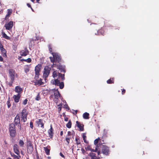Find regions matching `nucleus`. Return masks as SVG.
Instances as JSON below:
<instances>
[{
	"instance_id": "1",
	"label": "nucleus",
	"mask_w": 159,
	"mask_h": 159,
	"mask_svg": "<svg viewBox=\"0 0 159 159\" xmlns=\"http://www.w3.org/2000/svg\"><path fill=\"white\" fill-rule=\"evenodd\" d=\"M53 57H50L49 58L51 61L53 63L58 64L61 61V57L60 54L57 53H52Z\"/></svg>"
},
{
	"instance_id": "2",
	"label": "nucleus",
	"mask_w": 159,
	"mask_h": 159,
	"mask_svg": "<svg viewBox=\"0 0 159 159\" xmlns=\"http://www.w3.org/2000/svg\"><path fill=\"white\" fill-rule=\"evenodd\" d=\"M35 76L34 79L36 80H37L38 79L39 76V75L40 72V64H38L37 66H36L35 68ZM34 84L35 85H40V80H36V81L34 82Z\"/></svg>"
},
{
	"instance_id": "3",
	"label": "nucleus",
	"mask_w": 159,
	"mask_h": 159,
	"mask_svg": "<svg viewBox=\"0 0 159 159\" xmlns=\"http://www.w3.org/2000/svg\"><path fill=\"white\" fill-rule=\"evenodd\" d=\"M51 68L48 66H46L44 69L43 72V78H44V80L45 82H46V78H47L49 75L50 72Z\"/></svg>"
},
{
	"instance_id": "4",
	"label": "nucleus",
	"mask_w": 159,
	"mask_h": 159,
	"mask_svg": "<svg viewBox=\"0 0 159 159\" xmlns=\"http://www.w3.org/2000/svg\"><path fill=\"white\" fill-rule=\"evenodd\" d=\"M9 132L10 136L12 137H14L16 135V131L15 125L13 124H11L9 126Z\"/></svg>"
},
{
	"instance_id": "5",
	"label": "nucleus",
	"mask_w": 159,
	"mask_h": 159,
	"mask_svg": "<svg viewBox=\"0 0 159 159\" xmlns=\"http://www.w3.org/2000/svg\"><path fill=\"white\" fill-rule=\"evenodd\" d=\"M100 147L102 148V152L103 154L106 155H108L109 152V149L108 147L104 145H102Z\"/></svg>"
},
{
	"instance_id": "6",
	"label": "nucleus",
	"mask_w": 159,
	"mask_h": 159,
	"mask_svg": "<svg viewBox=\"0 0 159 159\" xmlns=\"http://www.w3.org/2000/svg\"><path fill=\"white\" fill-rule=\"evenodd\" d=\"M52 65L54 67H57L58 69L60 70L61 72H63L64 73L66 72L65 66L61 65L60 63L58 64L53 63Z\"/></svg>"
},
{
	"instance_id": "7",
	"label": "nucleus",
	"mask_w": 159,
	"mask_h": 159,
	"mask_svg": "<svg viewBox=\"0 0 159 159\" xmlns=\"http://www.w3.org/2000/svg\"><path fill=\"white\" fill-rule=\"evenodd\" d=\"M54 93L55 98L54 101L56 103H57L59 97H60L61 96V94L58 89H54Z\"/></svg>"
},
{
	"instance_id": "8",
	"label": "nucleus",
	"mask_w": 159,
	"mask_h": 159,
	"mask_svg": "<svg viewBox=\"0 0 159 159\" xmlns=\"http://www.w3.org/2000/svg\"><path fill=\"white\" fill-rule=\"evenodd\" d=\"M15 70L13 69H10L9 70V77L11 80L14 81L15 76Z\"/></svg>"
},
{
	"instance_id": "9",
	"label": "nucleus",
	"mask_w": 159,
	"mask_h": 159,
	"mask_svg": "<svg viewBox=\"0 0 159 159\" xmlns=\"http://www.w3.org/2000/svg\"><path fill=\"white\" fill-rule=\"evenodd\" d=\"M27 113L26 112V110L24 109L21 112V120L23 122H25L27 120Z\"/></svg>"
},
{
	"instance_id": "10",
	"label": "nucleus",
	"mask_w": 159,
	"mask_h": 159,
	"mask_svg": "<svg viewBox=\"0 0 159 159\" xmlns=\"http://www.w3.org/2000/svg\"><path fill=\"white\" fill-rule=\"evenodd\" d=\"M13 26V22L12 21H10L8 23L6 24L4 26L7 30H11Z\"/></svg>"
},
{
	"instance_id": "11",
	"label": "nucleus",
	"mask_w": 159,
	"mask_h": 159,
	"mask_svg": "<svg viewBox=\"0 0 159 159\" xmlns=\"http://www.w3.org/2000/svg\"><path fill=\"white\" fill-rule=\"evenodd\" d=\"M94 152H91L89 153L88 156L90 157L91 159H99L100 157H97L96 154Z\"/></svg>"
},
{
	"instance_id": "12",
	"label": "nucleus",
	"mask_w": 159,
	"mask_h": 159,
	"mask_svg": "<svg viewBox=\"0 0 159 159\" xmlns=\"http://www.w3.org/2000/svg\"><path fill=\"white\" fill-rule=\"evenodd\" d=\"M29 51L26 48L24 50L21 51L20 53L21 56H25L29 54Z\"/></svg>"
},
{
	"instance_id": "13",
	"label": "nucleus",
	"mask_w": 159,
	"mask_h": 159,
	"mask_svg": "<svg viewBox=\"0 0 159 159\" xmlns=\"http://www.w3.org/2000/svg\"><path fill=\"white\" fill-rule=\"evenodd\" d=\"M13 98L14 99L15 102L16 103H17L19 102L20 98V94H18L17 95H14Z\"/></svg>"
},
{
	"instance_id": "14",
	"label": "nucleus",
	"mask_w": 159,
	"mask_h": 159,
	"mask_svg": "<svg viewBox=\"0 0 159 159\" xmlns=\"http://www.w3.org/2000/svg\"><path fill=\"white\" fill-rule=\"evenodd\" d=\"M76 126L79 128L80 131H83L84 130V125L81 124L78 121H76Z\"/></svg>"
},
{
	"instance_id": "15",
	"label": "nucleus",
	"mask_w": 159,
	"mask_h": 159,
	"mask_svg": "<svg viewBox=\"0 0 159 159\" xmlns=\"http://www.w3.org/2000/svg\"><path fill=\"white\" fill-rule=\"evenodd\" d=\"M13 149L17 155L20 154V151L18 149V147L17 144H15L14 145Z\"/></svg>"
},
{
	"instance_id": "16",
	"label": "nucleus",
	"mask_w": 159,
	"mask_h": 159,
	"mask_svg": "<svg viewBox=\"0 0 159 159\" xmlns=\"http://www.w3.org/2000/svg\"><path fill=\"white\" fill-rule=\"evenodd\" d=\"M48 132L49 134V136L51 138H52L53 135V132L52 125H51L50 128V129L48 130Z\"/></svg>"
},
{
	"instance_id": "17",
	"label": "nucleus",
	"mask_w": 159,
	"mask_h": 159,
	"mask_svg": "<svg viewBox=\"0 0 159 159\" xmlns=\"http://www.w3.org/2000/svg\"><path fill=\"white\" fill-rule=\"evenodd\" d=\"M23 91V89L20 86H17L15 87V91L16 92L18 93V94H20Z\"/></svg>"
},
{
	"instance_id": "18",
	"label": "nucleus",
	"mask_w": 159,
	"mask_h": 159,
	"mask_svg": "<svg viewBox=\"0 0 159 159\" xmlns=\"http://www.w3.org/2000/svg\"><path fill=\"white\" fill-rule=\"evenodd\" d=\"M15 124L16 125H17L18 124L20 123V117L18 115H17L15 117L14 120Z\"/></svg>"
},
{
	"instance_id": "19",
	"label": "nucleus",
	"mask_w": 159,
	"mask_h": 159,
	"mask_svg": "<svg viewBox=\"0 0 159 159\" xmlns=\"http://www.w3.org/2000/svg\"><path fill=\"white\" fill-rule=\"evenodd\" d=\"M85 149L86 151L89 150L91 152H96L97 150V148H95V149H93L90 147L89 145H88L87 147L85 148Z\"/></svg>"
},
{
	"instance_id": "20",
	"label": "nucleus",
	"mask_w": 159,
	"mask_h": 159,
	"mask_svg": "<svg viewBox=\"0 0 159 159\" xmlns=\"http://www.w3.org/2000/svg\"><path fill=\"white\" fill-rule=\"evenodd\" d=\"M0 50L2 55L4 57H6L7 56V51L5 49L3 48L1 49H0Z\"/></svg>"
},
{
	"instance_id": "21",
	"label": "nucleus",
	"mask_w": 159,
	"mask_h": 159,
	"mask_svg": "<svg viewBox=\"0 0 159 159\" xmlns=\"http://www.w3.org/2000/svg\"><path fill=\"white\" fill-rule=\"evenodd\" d=\"M27 151L28 153L30 154L33 151V146H29L27 147Z\"/></svg>"
},
{
	"instance_id": "22",
	"label": "nucleus",
	"mask_w": 159,
	"mask_h": 159,
	"mask_svg": "<svg viewBox=\"0 0 159 159\" xmlns=\"http://www.w3.org/2000/svg\"><path fill=\"white\" fill-rule=\"evenodd\" d=\"M86 133H84L82 135V137H83L84 142L85 143H86L88 144V143L89 142L88 141H87L86 140L87 137H86Z\"/></svg>"
},
{
	"instance_id": "23",
	"label": "nucleus",
	"mask_w": 159,
	"mask_h": 159,
	"mask_svg": "<svg viewBox=\"0 0 159 159\" xmlns=\"http://www.w3.org/2000/svg\"><path fill=\"white\" fill-rule=\"evenodd\" d=\"M89 114L87 112H85L83 114V117L84 119H88L89 118Z\"/></svg>"
},
{
	"instance_id": "24",
	"label": "nucleus",
	"mask_w": 159,
	"mask_h": 159,
	"mask_svg": "<svg viewBox=\"0 0 159 159\" xmlns=\"http://www.w3.org/2000/svg\"><path fill=\"white\" fill-rule=\"evenodd\" d=\"M2 36L4 38L6 39H8V40H10V39H11L4 32H2Z\"/></svg>"
},
{
	"instance_id": "25",
	"label": "nucleus",
	"mask_w": 159,
	"mask_h": 159,
	"mask_svg": "<svg viewBox=\"0 0 159 159\" xmlns=\"http://www.w3.org/2000/svg\"><path fill=\"white\" fill-rule=\"evenodd\" d=\"M108 84H111L114 83V78H111L109 79L107 81Z\"/></svg>"
},
{
	"instance_id": "26",
	"label": "nucleus",
	"mask_w": 159,
	"mask_h": 159,
	"mask_svg": "<svg viewBox=\"0 0 159 159\" xmlns=\"http://www.w3.org/2000/svg\"><path fill=\"white\" fill-rule=\"evenodd\" d=\"M99 147L100 146L99 145V144L97 145H96V147L95 148H97V150L96 152H97V153L98 155H99L101 153V151L100 150H98Z\"/></svg>"
},
{
	"instance_id": "27",
	"label": "nucleus",
	"mask_w": 159,
	"mask_h": 159,
	"mask_svg": "<svg viewBox=\"0 0 159 159\" xmlns=\"http://www.w3.org/2000/svg\"><path fill=\"white\" fill-rule=\"evenodd\" d=\"M100 138H98L95 139L94 142V144L96 145V146L97 145H98V143H99L100 142Z\"/></svg>"
},
{
	"instance_id": "28",
	"label": "nucleus",
	"mask_w": 159,
	"mask_h": 159,
	"mask_svg": "<svg viewBox=\"0 0 159 159\" xmlns=\"http://www.w3.org/2000/svg\"><path fill=\"white\" fill-rule=\"evenodd\" d=\"M44 149L47 155L50 154V150L46 147H44Z\"/></svg>"
},
{
	"instance_id": "29",
	"label": "nucleus",
	"mask_w": 159,
	"mask_h": 159,
	"mask_svg": "<svg viewBox=\"0 0 159 159\" xmlns=\"http://www.w3.org/2000/svg\"><path fill=\"white\" fill-rule=\"evenodd\" d=\"M20 61H25L26 62H30L31 61V59L30 58H29L27 59H21L20 60Z\"/></svg>"
},
{
	"instance_id": "30",
	"label": "nucleus",
	"mask_w": 159,
	"mask_h": 159,
	"mask_svg": "<svg viewBox=\"0 0 159 159\" xmlns=\"http://www.w3.org/2000/svg\"><path fill=\"white\" fill-rule=\"evenodd\" d=\"M105 143L104 142V140L103 139H102V138L100 139V142L98 143L99 146H100L102 144Z\"/></svg>"
},
{
	"instance_id": "31",
	"label": "nucleus",
	"mask_w": 159,
	"mask_h": 159,
	"mask_svg": "<svg viewBox=\"0 0 159 159\" xmlns=\"http://www.w3.org/2000/svg\"><path fill=\"white\" fill-rule=\"evenodd\" d=\"M58 75L61 78L62 80H65V75L64 74H62L61 73H58Z\"/></svg>"
},
{
	"instance_id": "32",
	"label": "nucleus",
	"mask_w": 159,
	"mask_h": 159,
	"mask_svg": "<svg viewBox=\"0 0 159 159\" xmlns=\"http://www.w3.org/2000/svg\"><path fill=\"white\" fill-rule=\"evenodd\" d=\"M71 122L70 120H69L66 125V126L68 128H70L71 126Z\"/></svg>"
},
{
	"instance_id": "33",
	"label": "nucleus",
	"mask_w": 159,
	"mask_h": 159,
	"mask_svg": "<svg viewBox=\"0 0 159 159\" xmlns=\"http://www.w3.org/2000/svg\"><path fill=\"white\" fill-rule=\"evenodd\" d=\"M75 140L76 142V144H77V145H80L81 146V144L80 143V139L79 138H76Z\"/></svg>"
},
{
	"instance_id": "34",
	"label": "nucleus",
	"mask_w": 159,
	"mask_h": 159,
	"mask_svg": "<svg viewBox=\"0 0 159 159\" xmlns=\"http://www.w3.org/2000/svg\"><path fill=\"white\" fill-rule=\"evenodd\" d=\"M54 84L55 85L58 86L60 82L57 79L54 80Z\"/></svg>"
},
{
	"instance_id": "35",
	"label": "nucleus",
	"mask_w": 159,
	"mask_h": 159,
	"mask_svg": "<svg viewBox=\"0 0 159 159\" xmlns=\"http://www.w3.org/2000/svg\"><path fill=\"white\" fill-rule=\"evenodd\" d=\"M8 12L7 13L6 16V17L7 16H9L11 14L12 12V10L11 9H8L7 10Z\"/></svg>"
},
{
	"instance_id": "36",
	"label": "nucleus",
	"mask_w": 159,
	"mask_h": 159,
	"mask_svg": "<svg viewBox=\"0 0 159 159\" xmlns=\"http://www.w3.org/2000/svg\"><path fill=\"white\" fill-rule=\"evenodd\" d=\"M19 144L20 146L23 147L24 146V143L22 140H20L19 141Z\"/></svg>"
},
{
	"instance_id": "37",
	"label": "nucleus",
	"mask_w": 159,
	"mask_h": 159,
	"mask_svg": "<svg viewBox=\"0 0 159 159\" xmlns=\"http://www.w3.org/2000/svg\"><path fill=\"white\" fill-rule=\"evenodd\" d=\"M58 86H59V88L60 89H62L64 87V84L63 82H61L60 83Z\"/></svg>"
},
{
	"instance_id": "38",
	"label": "nucleus",
	"mask_w": 159,
	"mask_h": 159,
	"mask_svg": "<svg viewBox=\"0 0 159 159\" xmlns=\"http://www.w3.org/2000/svg\"><path fill=\"white\" fill-rule=\"evenodd\" d=\"M32 145L31 142L30 141H28L27 143V147L29 146H32Z\"/></svg>"
},
{
	"instance_id": "39",
	"label": "nucleus",
	"mask_w": 159,
	"mask_h": 159,
	"mask_svg": "<svg viewBox=\"0 0 159 159\" xmlns=\"http://www.w3.org/2000/svg\"><path fill=\"white\" fill-rule=\"evenodd\" d=\"M48 49L50 53L52 54V53L53 52H52V45L51 44H49L48 45Z\"/></svg>"
},
{
	"instance_id": "40",
	"label": "nucleus",
	"mask_w": 159,
	"mask_h": 159,
	"mask_svg": "<svg viewBox=\"0 0 159 159\" xmlns=\"http://www.w3.org/2000/svg\"><path fill=\"white\" fill-rule=\"evenodd\" d=\"M52 76L53 78H55L57 76V74L56 71H54L53 72Z\"/></svg>"
},
{
	"instance_id": "41",
	"label": "nucleus",
	"mask_w": 159,
	"mask_h": 159,
	"mask_svg": "<svg viewBox=\"0 0 159 159\" xmlns=\"http://www.w3.org/2000/svg\"><path fill=\"white\" fill-rule=\"evenodd\" d=\"M98 31H100V33H99V35H104V30H103L102 29H101L99 30Z\"/></svg>"
},
{
	"instance_id": "42",
	"label": "nucleus",
	"mask_w": 159,
	"mask_h": 159,
	"mask_svg": "<svg viewBox=\"0 0 159 159\" xmlns=\"http://www.w3.org/2000/svg\"><path fill=\"white\" fill-rule=\"evenodd\" d=\"M70 137H66V140L67 143V145H68L70 143Z\"/></svg>"
},
{
	"instance_id": "43",
	"label": "nucleus",
	"mask_w": 159,
	"mask_h": 159,
	"mask_svg": "<svg viewBox=\"0 0 159 159\" xmlns=\"http://www.w3.org/2000/svg\"><path fill=\"white\" fill-rule=\"evenodd\" d=\"M40 125H41V127L43 128L44 127V123L42 121V120L40 119Z\"/></svg>"
},
{
	"instance_id": "44",
	"label": "nucleus",
	"mask_w": 159,
	"mask_h": 159,
	"mask_svg": "<svg viewBox=\"0 0 159 159\" xmlns=\"http://www.w3.org/2000/svg\"><path fill=\"white\" fill-rule=\"evenodd\" d=\"M39 93H38V95H37L36 97L35 98V100L37 101H39L40 99Z\"/></svg>"
},
{
	"instance_id": "45",
	"label": "nucleus",
	"mask_w": 159,
	"mask_h": 159,
	"mask_svg": "<svg viewBox=\"0 0 159 159\" xmlns=\"http://www.w3.org/2000/svg\"><path fill=\"white\" fill-rule=\"evenodd\" d=\"M7 105L8 107V108H10V107L11 106V103H10L9 100H8V101H7Z\"/></svg>"
},
{
	"instance_id": "46",
	"label": "nucleus",
	"mask_w": 159,
	"mask_h": 159,
	"mask_svg": "<svg viewBox=\"0 0 159 159\" xmlns=\"http://www.w3.org/2000/svg\"><path fill=\"white\" fill-rule=\"evenodd\" d=\"M27 99H25L23 102V104L24 105H26L27 103Z\"/></svg>"
},
{
	"instance_id": "47",
	"label": "nucleus",
	"mask_w": 159,
	"mask_h": 159,
	"mask_svg": "<svg viewBox=\"0 0 159 159\" xmlns=\"http://www.w3.org/2000/svg\"><path fill=\"white\" fill-rule=\"evenodd\" d=\"M58 106H60L59 107H58V111H59V112H60L61 110V107L62 106V105L61 104L60 105H58Z\"/></svg>"
},
{
	"instance_id": "48",
	"label": "nucleus",
	"mask_w": 159,
	"mask_h": 159,
	"mask_svg": "<svg viewBox=\"0 0 159 159\" xmlns=\"http://www.w3.org/2000/svg\"><path fill=\"white\" fill-rule=\"evenodd\" d=\"M13 157L14 158V159H19L18 156L15 155L14 154H13Z\"/></svg>"
},
{
	"instance_id": "49",
	"label": "nucleus",
	"mask_w": 159,
	"mask_h": 159,
	"mask_svg": "<svg viewBox=\"0 0 159 159\" xmlns=\"http://www.w3.org/2000/svg\"><path fill=\"white\" fill-rule=\"evenodd\" d=\"M14 81H12V80H11V81L10 82H9L8 84L10 86H11L12 85V84Z\"/></svg>"
},
{
	"instance_id": "50",
	"label": "nucleus",
	"mask_w": 159,
	"mask_h": 159,
	"mask_svg": "<svg viewBox=\"0 0 159 159\" xmlns=\"http://www.w3.org/2000/svg\"><path fill=\"white\" fill-rule=\"evenodd\" d=\"M30 126L31 128L33 129V124L32 122H31L30 123Z\"/></svg>"
},
{
	"instance_id": "51",
	"label": "nucleus",
	"mask_w": 159,
	"mask_h": 159,
	"mask_svg": "<svg viewBox=\"0 0 159 159\" xmlns=\"http://www.w3.org/2000/svg\"><path fill=\"white\" fill-rule=\"evenodd\" d=\"M71 134V133L70 131H69L67 133V136L69 137H70V135Z\"/></svg>"
},
{
	"instance_id": "52",
	"label": "nucleus",
	"mask_w": 159,
	"mask_h": 159,
	"mask_svg": "<svg viewBox=\"0 0 159 159\" xmlns=\"http://www.w3.org/2000/svg\"><path fill=\"white\" fill-rule=\"evenodd\" d=\"M125 93V90L123 89H122V95H123Z\"/></svg>"
},
{
	"instance_id": "53",
	"label": "nucleus",
	"mask_w": 159,
	"mask_h": 159,
	"mask_svg": "<svg viewBox=\"0 0 159 159\" xmlns=\"http://www.w3.org/2000/svg\"><path fill=\"white\" fill-rule=\"evenodd\" d=\"M60 155L62 157L65 158V156L63 154H62V153L61 152H60Z\"/></svg>"
},
{
	"instance_id": "54",
	"label": "nucleus",
	"mask_w": 159,
	"mask_h": 159,
	"mask_svg": "<svg viewBox=\"0 0 159 159\" xmlns=\"http://www.w3.org/2000/svg\"><path fill=\"white\" fill-rule=\"evenodd\" d=\"M81 151H82V152L84 154L85 152V151L84 150V149L83 148H81Z\"/></svg>"
},
{
	"instance_id": "55",
	"label": "nucleus",
	"mask_w": 159,
	"mask_h": 159,
	"mask_svg": "<svg viewBox=\"0 0 159 159\" xmlns=\"http://www.w3.org/2000/svg\"><path fill=\"white\" fill-rule=\"evenodd\" d=\"M42 80L41 79H40V85H43L44 84V82H42Z\"/></svg>"
},
{
	"instance_id": "56",
	"label": "nucleus",
	"mask_w": 159,
	"mask_h": 159,
	"mask_svg": "<svg viewBox=\"0 0 159 159\" xmlns=\"http://www.w3.org/2000/svg\"><path fill=\"white\" fill-rule=\"evenodd\" d=\"M3 48V47L1 43H0V49H1V48Z\"/></svg>"
},
{
	"instance_id": "57",
	"label": "nucleus",
	"mask_w": 159,
	"mask_h": 159,
	"mask_svg": "<svg viewBox=\"0 0 159 159\" xmlns=\"http://www.w3.org/2000/svg\"><path fill=\"white\" fill-rule=\"evenodd\" d=\"M3 61V58L2 56H0V61Z\"/></svg>"
},
{
	"instance_id": "58",
	"label": "nucleus",
	"mask_w": 159,
	"mask_h": 159,
	"mask_svg": "<svg viewBox=\"0 0 159 159\" xmlns=\"http://www.w3.org/2000/svg\"><path fill=\"white\" fill-rule=\"evenodd\" d=\"M100 33V31H98L96 33H95L96 35H99V33Z\"/></svg>"
},
{
	"instance_id": "59",
	"label": "nucleus",
	"mask_w": 159,
	"mask_h": 159,
	"mask_svg": "<svg viewBox=\"0 0 159 159\" xmlns=\"http://www.w3.org/2000/svg\"><path fill=\"white\" fill-rule=\"evenodd\" d=\"M27 5L28 7H30L31 8V6L30 4L29 3H27Z\"/></svg>"
},
{
	"instance_id": "60",
	"label": "nucleus",
	"mask_w": 159,
	"mask_h": 159,
	"mask_svg": "<svg viewBox=\"0 0 159 159\" xmlns=\"http://www.w3.org/2000/svg\"><path fill=\"white\" fill-rule=\"evenodd\" d=\"M64 120L66 121H68V118L67 117L65 118Z\"/></svg>"
},
{
	"instance_id": "61",
	"label": "nucleus",
	"mask_w": 159,
	"mask_h": 159,
	"mask_svg": "<svg viewBox=\"0 0 159 159\" xmlns=\"http://www.w3.org/2000/svg\"><path fill=\"white\" fill-rule=\"evenodd\" d=\"M60 135L61 136H62L63 135V131H61V132H60Z\"/></svg>"
},
{
	"instance_id": "62",
	"label": "nucleus",
	"mask_w": 159,
	"mask_h": 159,
	"mask_svg": "<svg viewBox=\"0 0 159 159\" xmlns=\"http://www.w3.org/2000/svg\"><path fill=\"white\" fill-rule=\"evenodd\" d=\"M4 142L5 143V144L7 145V143L6 141V140H5L4 141Z\"/></svg>"
},
{
	"instance_id": "63",
	"label": "nucleus",
	"mask_w": 159,
	"mask_h": 159,
	"mask_svg": "<svg viewBox=\"0 0 159 159\" xmlns=\"http://www.w3.org/2000/svg\"><path fill=\"white\" fill-rule=\"evenodd\" d=\"M65 108H69V107H68V105H66V106H65Z\"/></svg>"
},
{
	"instance_id": "64",
	"label": "nucleus",
	"mask_w": 159,
	"mask_h": 159,
	"mask_svg": "<svg viewBox=\"0 0 159 159\" xmlns=\"http://www.w3.org/2000/svg\"><path fill=\"white\" fill-rule=\"evenodd\" d=\"M37 159H39V157L38 155H37L36 156Z\"/></svg>"
}]
</instances>
